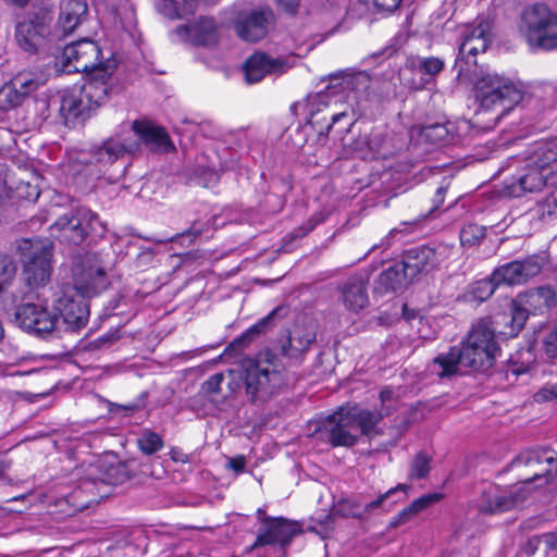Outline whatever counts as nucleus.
<instances>
[{
    "label": "nucleus",
    "instance_id": "nucleus-1",
    "mask_svg": "<svg viewBox=\"0 0 557 557\" xmlns=\"http://www.w3.org/2000/svg\"><path fill=\"white\" fill-rule=\"evenodd\" d=\"M245 388L252 404H262L276 395L284 385V366L278 358L262 351L243 364Z\"/></svg>",
    "mask_w": 557,
    "mask_h": 557
},
{
    "label": "nucleus",
    "instance_id": "nucleus-2",
    "mask_svg": "<svg viewBox=\"0 0 557 557\" xmlns=\"http://www.w3.org/2000/svg\"><path fill=\"white\" fill-rule=\"evenodd\" d=\"M511 468L524 487L522 494L530 495L532 488L543 487L557 479V455L548 449L527 450L518 455Z\"/></svg>",
    "mask_w": 557,
    "mask_h": 557
},
{
    "label": "nucleus",
    "instance_id": "nucleus-3",
    "mask_svg": "<svg viewBox=\"0 0 557 557\" xmlns=\"http://www.w3.org/2000/svg\"><path fill=\"white\" fill-rule=\"evenodd\" d=\"M475 97L481 109L499 110L504 114L522 100L523 94L509 78L486 73L475 82Z\"/></svg>",
    "mask_w": 557,
    "mask_h": 557
},
{
    "label": "nucleus",
    "instance_id": "nucleus-4",
    "mask_svg": "<svg viewBox=\"0 0 557 557\" xmlns=\"http://www.w3.org/2000/svg\"><path fill=\"white\" fill-rule=\"evenodd\" d=\"M459 349L466 368L475 371L491 368L499 350L495 339V329L491 326V322L482 319L474 323Z\"/></svg>",
    "mask_w": 557,
    "mask_h": 557
},
{
    "label": "nucleus",
    "instance_id": "nucleus-5",
    "mask_svg": "<svg viewBox=\"0 0 557 557\" xmlns=\"http://www.w3.org/2000/svg\"><path fill=\"white\" fill-rule=\"evenodd\" d=\"M520 32L532 47L556 49L557 14H552L544 4H534L523 11Z\"/></svg>",
    "mask_w": 557,
    "mask_h": 557
},
{
    "label": "nucleus",
    "instance_id": "nucleus-6",
    "mask_svg": "<svg viewBox=\"0 0 557 557\" xmlns=\"http://www.w3.org/2000/svg\"><path fill=\"white\" fill-rule=\"evenodd\" d=\"M103 231L98 215L87 208H79L74 213L60 216L51 226V233L61 242L78 245L90 233Z\"/></svg>",
    "mask_w": 557,
    "mask_h": 557
},
{
    "label": "nucleus",
    "instance_id": "nucleus-7",
    "mask_svg": "<svg viewBox=\"0 0 557 557\" xmlns=\"http://www.w3.org/2000/svg\"><path fill=\"white\" fill-rule=\"evenodd\" d=\"M314 433L319 440L331 444L333 447H351L357 444L359 438L354 426L351 411L345 408H339L317 422Z\"/></svg>",
    "mask_w": 557,
    "mask_h": 557
},
{
    "label": "nucleus",
    "instance_id": "nucleus-8",
    "mask_svg": "<svg viewBox=\"0 0 557 557\" xmlns=\"http://www.w3.org/2000/svg\"><path fill=\"white\" fill-rule=\"evenodd\" d=\"M101 50L90 39H82L64 47L62 54L58 57L57 65L62 72L94 73L106 65L101 62Z\"/></svg>",
    "mask_w": 557,
    "mask_h": 557
},
{
    "label": "nucleus",
    "instance_id": "nucleus-9",
    "mask_svg": "<svg viewBox=\"0 0 557 557\" xmlns=\"http://www.w3.org/2000/svg\"><path fill=\"white\" fill-rule=\"evenodd\" d=\"M73 286L71 288L82 296L90 297L106 289L107 274L96 256L87 255L73 267Z\"/></svg>",
    "mask_w": 557,
    "mask_h": 557
},
{
    "label": "nucleus",
    "instance_id": "nucleus-10",
    "mask_svg": "<svg viewBox=\"0 0 557 557\" xmlns=\"http://www.w3.org/2000/svg\"><path fill=\"white\" fill-rule=\"evenodd\" d=\"M30 256L24 263L23 277L32 288H39L49 283L52 273V248L50 242L29 244Z\"/></svg>",
    "mask_w": 557,
    "mask_h": 557
},
{
    "label": "nucleus",
    "instance_id": "nucleus-11",
    "mask_svg": "<svg viewBox=\"0 0 557 557\" xmlns=\"http://www.w3.org/2000/svg\"><path fill=\"white\" fill-rule=\"evenodd\" d=\"M85 297L74 292L70 285H62L55 292L53 307L72 331L84 327L88 321L89 308Z\"/></svg>",
    "mask_w": 557,
    "mask_h": 557
},
{
    "label": "nucleus",
    "instance_id": "nucleus-12",
    "mask_svg": "<svg viewBox=\"0 0 557 557\" xmlns=\"http://www.w3.org/2000/svg\"><path fill=\"white\" fill-rule=\"evenodd\" d=\"M14 322L28 333L44 336L55 330L58 315L44 306L24 304L16 308Z\"/></svg>",
    "mask_w": 557,
    "mask_h": 557
},
{
    "label": "nucleus",
    "instance_id": "nucleus-13",
    "mask_svg": "<svg viewBox=\"0 0 557 557\" xmlns=\"http://www.w3.org/2000/svg\"><path fill=\"white\" fill-rule=\"evenodd\" d=\"M262 523L264 527L260 530L248 552L264 545L280 544L282 547H285L294 536L300 533V529L296 522L283 518H263Z\"/></svg>",
    "mask_w": 557,
    "mask_h": 557
},
{
    "label": "nucleus",
    "instance_id": "nucleus-14",
    "mask_svg": "<svg viewBox=\"0 0 557 557\" xmlns=\"http://www.w3.org/2000/svg\"><path fill=\"white\" fill-rule=\"evenodd\" d=\"M523 486H517L508 492L500 491L497 486L488 485L482 491L479 508L485 513H500L511 510L527 499Z\"/></svg>",
    "mask_w": 557,
    "mask_h": 557
},
{
    "label": "nucleus",
    "instance_id": "nucleus-15",
    "mask_svg": "<svg viewBox=\"0 0 557 557\" xmlns=\"http://www.w3.org/2000/svg\"><path fill=\"white\" fill-rule=\"evenodd\" d=\"M294 66V60L287 58H271L264 52L250 55L245 64L244 72L248 83H258L268 74H283Z\"/></svg>",
    "mask_w": 557,
    "mask_h": 557
},
{
    "label": "nucleus",
    "instance_id": "nucleus-16",
    "mask_svg": "<svg viewBox=\"0 0 557 557\" xmlns=\"http://www.w3.org/2000/svg\"><path fill=\"white\" fill-rule=\"evenodd\" d=\"M271 20L272 13L269 10L239 13L234 22V28L240 39L256 42L267 36Z\"/></svg>",
    "mask_w": 557,
    "mask_h": 557
},
{
    "label": "nucleus",
    "instance_id": "nucleus-17",
    "mask_svg": "<svg viewBox=\"0 0 557 557\" xmlns=\"http://www.w3.org/2000/svg\"><path fill=\"white\" fill-rule=\"evenodd\" d=\"M542 262L539 257H531L522 261H512L504 264L493 272V280L500 284H523L541 272Z\"/></svg>",
    "mask_w": 557,
    "mask_h": 557
},
{
    "label": "nucleus",
    "instance_id": "nucleus-18",
    "mask_svg": "<svg viewBox=\"0 0 557 557\" xmlns=\"http://www.w3.org/2000/svg\"><path fill=\"white\" fill-rule=\"evenodd\" d=\"M441 256L437 249L429 246L410 248L403 256L401 271L405 276L413 280L422 272L436 269L443 261Z\"/></svg>",
    "mask_w": 557,
    "mask_h": 557
},
{
    "label": "nucleus",
    "instance_id": "nucleus-19",
    "mask_svg": "<svg viewBox=\"0 0 557 557\" xmlns=\"http://www.w3.org/2000/svg\"><path fill=\"white\" fill-rule=\"evenodd\" d=\"M331 107V102L329 101V96L326 94H315L309 96L306 102L307 113H308V122L313 127H320V134H327L332 128L333 124L338 122L341 119L347 116V111L341 112H329L327 116L323 115L320 117L319 115L323 113L325 110H329Z\"/></svg>",
    "mask_w": 557,
    "mask_h": 557
},
{
    "label": "nucleus",
    "instance_id": "nucleus-20",
    "mask_svg": "<svg viewBox=\"0 0 557 557\" xmlns=\"http://www.w3.org/2000/svg\"><path fill=\"white\" fill-rule=\"evenodd\" d=\"M42 83L44 81L32 72L18 73L2 86V95H4L7 106L10 108L20 106Z\"/></svg>",
    "mask_w": 557,
    "mask_h": 557
},
{
    "label": "nucleus",
    "instance_id": "nucleus-21",
    "mask_svg": "<svg viewBox=\"0 0 557 557\" xmlns=\"http://www.w3.org/2000/svg\"><path fill=\"white\" fill-rule=\"evenodd\" d=\"M59 111L66 125L75 126L86 121L91 109L81 89L73 88L62 94Z\"/></svg>",
    "mask_w": 557,
    "mask_h": 557
},
{
    "label": "nucleus",
    "instance_id": "nucleus-22",
    "mask_svg": "<svg viewBox=\"0 0 557 557\" xmlns=\"http://www.w3.org/2000/svg\"><path fill=\"white\" fill-rule=\"evenodd\" d=\"M369 275L355 274L348 277L341 286L342 299L346 308L352 311L363 309L368 302Z\"/></svg>",
    "mask_w": 557,
    "mask_h": 557
},
{
    "label": "nucleus",
    "instance_id": "nucleus-23",
    "mask_svg": "<svg viewBox=\"0 0 557 557\" xmlns=\"http://www.w3.org/2000/svg\"><path fill=\"white\" fill-rule=\"evenodd\" d=\"M555 176L545 166H531L521 175L511 186V193L516 197H521L527 193L541 191L546 185H555Z\"/></svg>",
    "mask_w": 557,
    "mask_h": 557
},
{
    "label": "nucleus",
    "instance_id": "nucleus-24",
    "mask_svg": "<svg viewBox=\"0 0 557 557\" xmlns=\"http://www.w3.org/2000/svg\"><path fill=\"white\" fill-rule=\"evenodd\" d=\"M133 129L139 140L152 151L168 152L173 149L169 134L160 126L146 121H135Z\"/></svg>",
    "mask_w": 557,
    "mask_h": 557
},
{
    "label": "nucleus",
    "instance_id": "nucleus-25",
    "mask_svg": "<svg viewBox=\"0 0 557 557\" xmlns=\"http://www.w3.org/2000/svg\"><path fill=\"white\" fill-rule=\"evenodd\" d=\"M112 67L108 64L94 73L91 77L83 86L79 87L90 109L100 106L108 95V81L112 75Z\"/></svg>",
    "mask_w": 557,
    "mask_h": 557
},
{
    "label": "nucleus",
    "instance_id": "nucleus-26",
    "mask_svg": "<svg viewBox=\"0 0 557 557\" xmlns=\"http://www.w3.org/2000/svg\"><path fill=\"white\" fill-rule=\"evenodd\" d=\"M48 34V27L44 22L23 21L16 25V41L18 46L30 53L38 50Z\"/></svg>",
    "mask_w": 557,
    "mask_h": 557
},
{
    "label": "nucleus",
    "instance_id": "nucleus-27",
    "mask_svg": "<svg viewBox=\"0 0 557 557\" xmlns=\"http://www.w3.org/2000/svg\"><path fill=\"white\" fill-rule=\"evenodd\" d=\"M533 314L544 313L557 306V292L552 286H540L518 295Z\"/></svg>",
    "mask_w": 557,
    "mask_h": 557
},
{
    "label": "nucleus",
    "instance_id": "nucleus-28",
    "mask_svg": "<svg viewBox=\"0 0 557 557\" xmlns=\"http://www.w3.org/2000/svg\"><path fill=\"white\" fill-rule=\"evenodd\" d=\"M462 368L466 366L459 347H451L447 352L438 355L429 367L430 372L440 379H450L460 374Z\"/></svg>",
    "mask_w": 557,
    "mask_h": 557
},
{
    "label": "nucleus",
    "instance_id": "nucleus-29",
    "mask_svg": "<svg viewBox=\"0 0 557 557\" xmlns=\"http://www.w3.org/2000/svg\"><path fill=\"white\" fill-rule=\"evenodd\" d=\"M315 341V332L312 327H295L289 334L287 342L281 347V352L289 359H299L307 351L310 345Z\"/></svg>",
    "mask_w": 557,
    "mask_h": 557
},
{
    "label": "nucleus",
    "instance_id": "nucleus-30",
    "mask_svg": "<svg viewBox=\"0 0 557 557\" xmlns=\"http://www.w3.org/2000/svg\"><path fill=\"white\" fill-rule=\"evenodd\" d=\"M490 42L491 25L487 22H482L465 36L459 53L463 57H475L478 53L484 52Z\"/></svg>",
    "mask_w": 557,
    "mask_h": 557
},
{
    "label": "nucleus",
    "instance_id": "nucleus-31",
    "mask_svg": "<svg viewBox=\"0 0 557 557\" xmlns=\"http://www.w3.org/2000/svg\"><path fill=\"white\" fill-rule=\"evenodd\" d=\"M58 26L64 34L72 33L87 14L84 0H62Z\"/></svg>",
    "mask_w": 557,
    "mask_h": 557
},
{
    "label": "nucleus",
    "instance_id": "nucleus-32",
    "mask_svg": "<svg viewBox=\"0 0 557 557\" xmlns=\"http://www.w3.org/2000/svg\"><path fill=\"white\" fill-rule=\"evenodd\" d=\"M444 69V62L435 57L419 59L412 63V71L416 74L422 75L419 81L412 79L410 87L420 90L426 88L428 85L433 83L434 77Z\"/></svg>",
    "mask_w": 557,
    "mask_h": 557
},
{
    "label": "nucleus",
    "instance_id": "nucleus-33",
    "mask_svg": "<svg viewBox=\"0 0 557 557\" xmlns=\"http://www.w3.org/2000/svg\"><path fill=\"white\" fill-rule=\"evenodd\" d=\"M442 498L443 494L432 493L414 499L409 506H407L401 511H399L395 517H393V519L389 522V527L397 528L408 522L419 512L440 502Z\"/></svg>",
    "mask_w": 557,
    "mask_h": 557
},
{
    "label": "nucleus",
    "instance_id": "nucleus-34",
    "mask_svg": "<svg viewBox=\"0 0 557 557\" xmlns=\"http://www.w3.org/2000/svg\"><path fill=\"white\" fill-rule=\"evenodd\" d=\"M531 311L525 305H522L520 299L515 298L509 306V312L503 313L496 317L495 323L499 324L504 322L506 325L509 324V331H502L508 335H516L524 325Z\"/></svg>",
    "mask_w": 557,
    "mask_h": 557
},
{
    "label": "nucleus",
    "instance_id": "nucleus-35",
    "mask_svg": "<svg viewBox=\"0 0 557 557\" xmlns=\"http://www.w3.org/2000/svg\"><path fill=\"white\" fill-rule=\"evenodd\" d=\"M137 150L138 144L136 143H121L115 139H109L98 148L96 156L98 162L112 163L125 153H134Z\"/></svg>",
    "mask_w": 557,
    "mask_h": 557
},
{
    "label": "nucleus",
    "instance_id": "nucleus-36",
    "mask_svg": "<svg viewBox=\"0 0 557 557\" xmlns=\"http://www.w3.org/2000/svg\"><path fill=\"white\" fill-rule=\"evenodd\" d=\"M354 417V426L358 435L370 436L375 432L376 424L388 414L386 411H371L368 409L350 410Z\"/></svg>",
    "mask_w": 557,
    "mask_h": 557
},
{
    "label": "nucleus",
    "instance_id": "nucleus-37",
    "mask_svg": "<svg viewBox=\"0 0 557 557\" xmlns=\"http://www.w3.org/2000/svg\"><path fill=\"white\" fill-rule=\"evenodd\" d=\"M189 36L201 45L211 44L215 38L216 24L212 17L201 16L186 27Z\"/></svg>",
    "mask_w": 557,
    "mask_h": 557
},
{
    "label": "nucleus",
    "instance_id": "nucleus-38",
    "mask_svg": "<svg viewBox=\"0 0 557 557\" xmlns=\"http://www.w3.org/2000/svg\"><path fill=\"white\" fill-rule=\"evenodd\" d=\"M286 310L282 307L273 309L267 317L262 318L259 322L250 326L242 336L231 343V347H238L242 344L251 342L256 336L267 332L273 325V321L281 313Z\"/></svg>",
    "mask_w": 557,
    "mask_h": 557
},
{
    "label": "nucleus",
    "instance_id": "nucleus-39",
    "mask_svg": "<svg viewBox=\"0 0 557 557\" xmlns=\"http://www.w3.org/2000/svg\"><path fill=\"white\" fill-rule=\"evenodd\" d=\"M408 486L406 484H398L397 486L389 488L384 494H381L376 499L361 506L362 510H344L345 517H355L360 519H367L374 510L383 508L385 502L391 498L398 491L406 492Z\"/></svg>",
    "mask_w": 557,
    "mask_h": 557
},
{
    "label": "nucleus",
    "instance_id": "nucleus-40",
    "mask_svg": "<svg viewBox=\"0 0 557 557\" xmlns=\"http://www.w3.org/2000/svg\"><path fill=\"white\" fill-rule=\"evenodd\" d=\"M218 0H170L169 7L164 5V14L171 18L191 14L200 4H211Z\"/></svg>",
    "mask_w": 557,
    "mask_h": 557
},
{
    "label": "nucleus",
    "instance_id": "nucleus-41",
    "mask_svg": "<svg viewBox=\"0 0 557 557\" xmlns=\"http://www.w3.org/2000/svg\"><path fill=\"white\" fill-rule=\"evenodd\" d=\"M410 281H412L411 277L404 275V272L401 271V263L386 269L380 275V282L386 289H391L393 292L401 289Z\"/></svg>",
    "mask_w": 557,
    "mask_h": 557
},
{
    "label": "nucleus",
    "instance_id": "nucleus-42",
    "mask_svg": "<svg viewBox=\"0 0 557 557\" xmlns=\"http://www.w3.org/2000/svg\"><path fill=\"white\" fill-rule=\"evenodd\" d=\"M137 445L145 455H152L161 450L164 444L158 433L151 430H144L137 438Z\"/></svg>",
    "mask_w": 557,
    "mask_h": 557
},
{
    "label": "nucleus",
    "instance_id": "nucleus-43",
    "mask_svg": "<svg viewBox=\"0 0 557 557\" xmlns=\"http://www.w3.org/2000/svg\"><path fill=\"white\" fill-rule=\"evenodd\" d=\"M224 380L225 376L223 373H215L211 375L201 384L199 393L210 401H219L221 399L219 396L222 393V383Z\"/></svg>",
    "mask_w": 557,
    "mask_h": 557
},
{
    "label": "nucleus",
    "instance_id": "nucleus-44",
    "mask_svg": "<svg viewBox=\"0 0 557 557\" xmlns=\"http://www.w3.org/2000/svg\"><path fill=\"white\" fill-rule=\"evenodd\" d=\"M420 140L431 145H438L445 141L448 137V129L444 124H431L422 127L419 134Z\"/></svg>",
    "mask_w": 557,
    "mask_h": 557
},
{
    "label": "nucleus",
    "instance_id": "nucleus-45",
    "mask_svg": "<svg viewBox=\"0 0 557 557\" xmlns=\"http://www.w3.org/2000/svg\"><path fill=\"white\" fill-rule=\"evenodd\" d=\"M133 476L131 462H120L109 467L106 473V482L109 484H123Z\"/></svg>",
    "mask_w": 557,
    "mask_h": 557
},
{
    "label": "nucleus",
    "instance_id": "nucleus-46",
    "mask_svg": "<svg viewBox=\"0 0 557 557\" xmlns=\"http://www.w3.org/2000/svg\"><path fill=\"white\" fill-rule=\"evenodd\" d=\"M459 236L462 246L472 247L484 238L485 227L478 224H468L462 227Z\"/></svg>",
    "mask_w": 557,
    "mask_h": 557
},
{
    "label": "nucleus",
    "instance_id": "nucleus-47",
    "mask_svg": "<svg viewBox=\"0 0 557 557\" xmlns=\"http://www.w3.org/2000/svg\"><path fill=\"white\" fill-rule=\"evenodd\" d=\"M497 286L498 283L493 280L492 274L490 278L475 282L472 286L471 294L476 300L484 301L494 294Z\"/></svg>",
    "mask_w": 557,
    "mask_h": 557
},
{
    "label": "nucleus",
    "instance_id": "nucleus-48",
    "mask_svg": "<svg viewBox=\"0 0 557 557\" xmlns=\"http://www.w3.org/2000/svg\"><path fill=\"white\" fill-rule=\"evenodd\" d=\"M371 13H392L403 0H359Z\"/></svg>",
    "mask_w": 557,
    "mask_h": 557
},
{
    "label": "nucleus",
    "instance_id": "nucleus-49",
    "mask_svg": "<svg viewBox=\"0 0 557 557\" xmlns=\"http://www.w3.org/2000/svg\"><path fill=\"white\" fill-rule=\"evenodd\" d=\"M430 471V458L423 454H418L412 463H411V470L409 473L410 479H422L424 478Z\"/></svg>",
    "mask_w": 557,
    "mask_h": 557
},
{
    "label": "nucleus",
    "instance_id": "nucleus-50",
    "mask_svg": "<svg viewBox=\"0 0 557 557\" xmlns=\"http://www.w3.org/2000/svg\"><path fill=\"white\" fill-rule=\"evenodd\" d=\"M536 213L540 219L545 220L557 214V200L553 197H547L536 206Z\"/></svg>",
    "mask_w": 557,
    "mask_h": 557
},
{
    "label": "nucleus",
    "instance_id": "nucleus-51",
    "mask_svg": "<svg viewBox=\"0 0 557 557\" xmlns=\"http://www.w3.org/2000/svg\"><path fill=\"white\" fill-rule=\"evenodd\" d=\"M557 399V384H547L534 394L536 403H545Z\"/></svg>",
    "mask_w": 557,
    "mask_h": 557
},
{
    "label": "nucleus",
    "instance_id": "nucleus-52",
    "mask_svg": "<svg viewBox=\"0 0 557 557\" xmlns=\"http://www.w3.org/2000/svg\"><path fill=\"white\" fill-rule=\"evenodd\" d=\"M544 350L548 358L557 357V326L547 334L544 342Z\"/></svg>",
    "mask_w": 557,
    "mask_h": 557
},
{
    "label": "nucleus",
    "instance_id": "nucleus-53",
    "mask_svg": "<svg viewBox=\"0 0 557 557\" xmlns=\"http://www.w3.org/2000/svg\"><path fill=\"white\" fill-rule=\"evenodd\" d=\"M368 82L367 77L362 74H358L356 76H346L343 78L342 85L343 88L355 90L360 85H366Z\"/></svg>",
    "mask_w": 557,
    "mask_h": 557
},
{
    "label": "nucleus",
    "instance_id": "nucleus-54",
    "mask_svg": "<svg viewBox=\"0 0 557 557\" xmlns=\"http://www.w3.org/2000/svg\"><path fill=\"white\" fill-rule=\"evenodd\" d=\"M228 377H230V381L227 382L228 393L223 394L221 396V400H226L227 398L232 397L236 393V391L239 388V383L234 375V371H228Z\"/></svg>",
    "mask_w": 557,
    "mask_h": 557
},
{
    "label": "nucleus",
    "instance_id": "nucleus-55",
    "mask_svg": "<svg viewBox=\"0 0 557 557\" xmlns=\"http://www.w3.org/2000/svg\"><path fill=\"white\" fill-rule=\"evenodd\" d=\"M544 149V154L547 161L557 160V137L547 143Z\"/></svg>",
    "mask_w": 557,
    "mask_h": 557
},
{
    "label": "nucleus",
    "instance_id": "nucleus-56",
    "mask_svg": "<svg viewBox=\"0 0 557 557\" xmlns=\"http://www.w3.org/2000/svg\"><path fill=\"white\" fill-rule=\"evenodd\" d=\"M227 466L237 473L243 472L246 467V459L244 456L233 457L228 460Z\"/></svg>",
    "mask_w": 557,
    "mask_h": 557
},
{
    "label": "nucleus",
    "instance_id": "nucleus-57",
    "mask_svg": "<svg viewBox=\"0 0 557 557\" xmlns=\"http://www.w3.org/2000/svg\"><path fill=\"white\" fill-rule=\"evenodd\" d=\"M104 480H84L81 483V488L92 492L96 488L97 493H101L100 487L103 486Z\"/></svg>",
    "mask_w": 557,
    "mask_h": 557
},
{
    "label": "nucleus",
    "instance_id": "nucleus-58",
    "mask_svg": "<svg viewBox=\"0 0 557 557\" xmlns=\"http://www.w3.org/2000/svg\"><path fill=\"white\" fill-rule=\"evenodd\" d=\"M287 13L294 14L299 5L300 0H276Z\"/></svg>",
    "mask_w": 557,
    "mask_h": 557
},
{
    "label": "nucleus",
    "instance_id": "nucleus-59",
    "mask_svg": "<svg viewBox=\"0 0 557 557\" xmlns=\"http://www.w3.org/2000/svg\"><path fill=\"white\" fill-rule=\"evenodd\" d=\"M344 510H362L361 505L352 500H344L339 504L338 511L344 515Z\"/></svg>",
    "mask_w": 557,
    "mask_h": 557
},
{
    "label": "nucleus",
    "instance_id": "nucleus-60",
    "mask_svg": "<svg viewBox=\"0 0 557 557\" xmlns=\"http://www.w3.org/2000/svg\"><path fill=\"white\" fill-rule=\"evenodd\" d=\"M202 233V230L196 228L195 226H191L188 231L182 233L181 235H177V238H185L186 236H191V242L196 239L198 236H200Z\"/></svg>",
    "mask_w": 557,
    "mask_h": 557
},
{
    "label": "nucleus",
    "instance_id": "nucleus-61",
    "mask_svg": "<svg viewBox=\"0 0 557 557\" xmlns=\"http://www.w3.org/2000/svg\"><path fill=\"white\" fill-rule=\"evenodd\" d=\"M544 539L549 548H557V539L553 534H546Z\"/></svg>",
    "mask_w": 557,
    "mask_h": 557
},
{
    "label": "nucleus",
    "instance_id": "nucleus-62",
    "mask_svg": "<svg viewBox=\"0 0 557 557\" xmlns=\"http://www.w3.org/2000/svg\"><path fill=\"white\" fill-rule=\"evenodd\" d=\"M393 397V391L389 389V388H384L381 393H380V398H381V401L384 404L385 401L392 399Z\"/></svg>",
    "mask_w": 557,
    "mask_h": 557
},
{
    "label": "nucleus",
    "instance_id": "nucleus-63",
    "mask_svg": "<svg viewBox=\"0 0 557 557\" xmlns=\"http://www.w3.org/2000/svg\"><path fill=\"white\" fill-rule=\"evenodd\" d=\"M177 455H178V454H177L176 451H172V453H171V457H172V459H173V460H175V461H178V460H180V461H183V462H186V461H187V457H186V456H184V458H183V457H180V456H177Z\"/></svg>",
    "mask_w": 557,
    "mask_h": 557
},
{
    "label": "nucleus",
    "instance_id": "nucleus-64",
    "mask_svg": "<svg viewBox=\"0 0 557 557\" xmlns=\"http://www.w3.org/2000/svg\"><path fill=\"white\" fill-rule=\"evenodd\" d=\"M14 374V372L10 371L9 367L2 369V376H13Z\"/></svg>",
    "mask_w": 557,
    "mask_h": 557
}]
</instances>
